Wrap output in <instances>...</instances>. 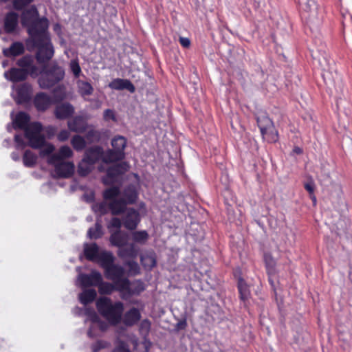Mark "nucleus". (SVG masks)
<instances>
[{"label": "nucleus", "instance_id": "nucleus-1", "mask_svg": "<svg viewBox=\"0 0 352 352\" xmlns=\"http://www.w3.org/2000/svg\"><path fill=\"white\" fill-rule=\"evenodd\" d=\"M104 201L95 203L91 208L94 212L100 214L109 210L112 214L118 215L126 212L122 217L124 227L128 230H135L140 221V212L134 208H126L127 204L135 203L138 199V192L135 186L131 185L121 194L118 188L111 187L103 192Z\"/></svg>", "mask_w": 352, "mask_h": 352}, {"label": "nucleus", "instance_id": "nucleus-2", "mask_svg": "<svg viewBox=\"0 0 352 352\" xmlns=\"http://www.w3.org/2000/svg\"><path fill=\"white\" fill-rule=\"evenodd\" d=\"M43 28L41 33L37 34L34 29L30 30V36L34 45L37 48L36 58L41 63L48 62L54 54V48L50 41L47 30H46V22L43 21Z\"/></svg>", "mask_w": 352, "mask_h": 352}, {"label": "nucleus", "instance_id": "nucleus-3", "mask_svg": "<svg viewBox=\"0 0 352 352\" xmlns=\"http://www.w3.org/2000/svg\"><path fill=\"white\" fill-rule=\"evenodd\" d=\"M44 129L40 122H34L26 130V139L28 142V144L34 148H41L40 151V156L41 157H47V159L55 150V147L50 143H45V138L43 134Z\"/></svg>", "mask_w": 352, "mask_h": 352}, {"label": "nucleus", "instance_id": "nucleus-4", "mask_svg": "<svg viewBox=\"0 0 352 352\" xmlns=\"http://www.w3.org/2000/svg\"><path fill=\"white\" fill-rule=\"evenodd\" d=\"M18 65L21 68H13L4 73L6 79L12 82H18L25 79L28 74H30L33 77L38 75V69L34 63V58L32 56H25L19 59Z\"/></svg>", "mask_w": 352, "mask_h": 352}, {"label": "nucleus", "instance_id": "nucleus-5", "mask_svg": "<svg viewBox=\"0 0 352 352\" xmlns=\"http://www.w3.org/2000/svg\"><path fill=\"white\" fill-rule=\"evenodd\" d=\"M96 307L98 311L111 324H118L124 310V305L121 302L112 304L110 298L102 297L98 299Z\"/></svg>", "mask_w": 352, "mask_h": 352}, {"label": "nucleus", "instance_id": "nucleus-6", "mask_svg": "<svg viewBox=\"0 0 352 352\" xmlns=\"http://www.w3.org/2000/svg\"><path fill=\"white\" fill-rule=\"evenodd\" d=\"M114 257L113 254H104L102 257V265H100L104 270L105 277L112 280L116 285V291L118 289V282L123 280L124 278V269L120 265L114 264Z\"/></svg>", "mask_w": 352, "mask_h": 352}, {"label": "nucleus", "instance_id": "nucleus-7", "mask_svg": "<svg viewBox=\"0 0 352 352\" xmlns=\"http://www.w3.org/2000/svg\"><path fill=\"white\" fill-rule=\"evenodd\" d=\"M38 13L35 7H32L30 9L23 12L21 16V21L24 26L28 28V33L30 30L33 28L37 34L41 33V28H43V21L46 22V30L48 29L49 22L48 20L43 17L38 19Z\"/></svg>", "mask_w": 352, "mask_h": 352}, {"label": "nucleus", "instance_id": "nucleus-8", "mask_svg": "<svg viewBox=\"0 0 352 352\" xmlns=\"http://www.w3.org/2000/svg\"><path fill=\"white\" fill-rule=\"evenodd\" d=\"M146 289L144 283L140 280L130 282L128 278L118 282V291L124 300L129 299L132 296H138Z\"/></svg>", "mask_w": 352, "mask_h": 352}, {"label": "nucleus", "instance_id": "nucleus-9", "mask_svg": "<svg viewBox=\"0 0 352 352\" xmlns=\"http://www.w3.org/2000/svg\"><path fill=\"white\" fill-rule=\"evenodd\" d=\"M112 149L106 151L105 160L113 162L122 160L124 158V148L126 146V139L122 135H116L111 140Z\"/></svg>", "mask_w": 352, "mask_h": 352}, {"label": "nucleus", "instance_id": "nucleus-10", "mask_svg": "<svg viewBox=\"0 0 352 352\" xmlns=\"http://www.w3.org/2000/svg\"><path fill=\"white\" fill-rule=\"evenodd\" d=\"M64 76V69L59 66L54 65L51 69L41 74L38 79V83L42 88H50L63 80Z\"/></svg>", "mask_w": 352, "mask_h": 352}, {"label": "nucleus", "instance_id": "nucleus-11", "mask_svg": "<svg viewBox=\"0 0 352 352\" xmlns=\"http://www.w3.org/2000/svg\"><path fill=\"white\" fill-rule=\"evenodd\" d=\"M85 315L87 316L85 322L89 323L90 327L88 330V336L93 338L98 335L99 332L104 331L107 328V324L100 320L94 310L90 309H85Z\"/></svg>", "mask_w": 352, "mask_h": 352}, {"label": "nucleus", "instance_id": "nucleus-12", "mask_svg": "<svg viewBox=\"0 0 352 352\" xmlns=\"http://www.w3.org/2000/svg\"><path fill=\"white\" fill-rule=\"evenodd\" d=\"M303 10L304 17L307 23H318L320 17L318 14V6L314 0H299Z\"/></svg>", "mask_w": 352, "mask_h": 352}, {"label": "nucleus", "instance_id": "nucleus-13", "mask_svg": "<svg viewBox=\"0 0 352 352\" xmlns=\"http://www.w3.org/2000/svg\"><path fill=\"white\" fill-rule=\"evenodd\" d=\"M128 168L129 166L125 162L109 168L107 169V175L102 179L104 184L109 185L116 182L120 175L126 171Z\"/></svg>", "mask_w": 352, "mask_h": 352}, {"label": "nucleus", "instance_id": "nucleus-14", "mask_svg": "<svg viewBox=\"0 0 352 352\" xmlns=\"http://www.w3.org/2000/svg\"><path fill=\"white\" fill-rule=\"evenodd\" d=\"M101 280L102 274L96 270H93L90 274H80L77 278L76 285L82 287L96 286Z\"/></svg>", "mask_w": 352, "mask_h": 352}, {"label": "nucleus", "instance_id": "nucleus-15", "mask_svg": "<svg viewBox=\"0 0 352 352\" xmlns=\"http://www.w3.org/2000/svg\"><path fill=\"white\" fill-rule=\"evenodd\" d=\"M54 166V173L58 177L67 178L74 172V164L71 162L58 161L54 164H50Z\"/></svg>", "mask_w": 352, "mask_h": 352}, {"label": "nucleus", "instance_id": "nucleus-16", "mask_svg": "<svg viewBox=\"0 0 352 352\" xmlns=\"http://www.w3.org/2000/svg\"><path fill=\"white\" fill-rule=\"evenodd\" d=\"M84 253L86 258L91 261L96 262L102 265V257L104 254H111L110 252L100 251L96 243L85 244L84 247Z\"/></svg>", "mask_w": 352, "mask_h": 352}, {"label": "nucleus", "instance_id": "nucleus-17", "mask_svg": "<svg viewBox=\"0 0 352 352\" xmlns=\"http://www.w3.org/2000/svg\"><path fill=\"white\" fill-rule=\"evenodd\" d=\"M14 91L12 96L18 104L25 103L30 99L31 87L29 85L24 83L19 86H13Z\"/></svg>", "mask_w": 352, "mask_h": 352}, {"label": "nucleus", "instance_id": "nucleus-18", "mask_svg": "<svg viewBox=\"0 0 352 352\" xmlns=\"http://www.w3.org/2000/svg\"><path fill=\"white\" fill-rule=\"evenodd\" d=\"M106 151L100 146H94L86 151L84 157L91 162L94 165L96 162L101 160L104 163H112V161L105 160Z\"/></svg>", "mask_w": 352, "mask_h": 352}, {"label": "nucleus", "instance_id": "nucleus-19", "mask_svg": "<svg viewBox=\"0 0 352 352\" xmlns=\"http://www.w3.org/2000/svg\"><path fill=\"white\" fill-rule=\"evenodd\" d=\"M30 121L29 116L24 112H19L16 114L14 119L12 120V126L8 124L7 129L8 131H11L12 129H23L25 130V136L26 137V130L28 129L34 122L28 124Z\"/></svg>", "mask_w": 352, "mask_h": 352}, {"label": "nucleus", "instance_id": "nucleus-20", "mask_svg": "<svg viewBox=\"0 0 352 352\" xmlns=\"http://www.w3.org/2000/svg\"><path fill=\"white\" fill-rule=\"evenodd\" d=\"M73 155V151L72 148L68 146H61L58 152L50 155L47 162L48 164H54L58 161H64L65 159L72 157Z\"/></svg>", "mask_w": 352, "mask_h": 352}, {"label": "nucleus", "instance_id": "nucleus-21", "mask_svg": "<svg viewBox=\"0 0 352 352\" xmlns=\"http://www.w3.org/2000/svg\"><path fill=\"white\" fill-rule=\"evenodd\" d=\"M53 103L52 99L44 93H39L36 95L34 104L37 110L45 111Z\"/></svg>", "mask_w": 352, "mask_h": 352}, {"label": "nucleus", "instance_id": "nucleus-22", "mask_svg": "<svg viewBox=\"0 0 352 352\" xmlns=\"http://www.w3.org/2000/svg\"><path fill=\"white\" fill-rule=\"evenodd\" d=\"M67 125L72 131L79 133L84 132L88 126L86 120L82 116H76L68 122Z\"/></svg>", "mask_w": 352, "mask_h": 352}, {"label": "nucleus", "instance_id": "nucleus-23", "mask_svg": "<svg viewBox=\"0 0 352 352\" xmlns=\"http://www.w3.org/2000/svg\"><path fill=\"white\" fill-rule=\"evenodd\" d=\"M141 318V314L138 309L133 307L127 311L123 316V322L127 326H132L137 323Z\"/></svg>", "mask_w": 352, "mask_h": 352}, {"label": "nucleus", "instance_id": "nucleus-24", "mask_svg": "<svg viewBox=\"0 0 352 352\" xmlns=\"http://www.w3.org/2000/svg\"><path fill=\"white\" fill-rule=\"evenodd\" d=\"M74 112V107L69 103H63L56 107L55 115L58 119H65Z\"/></svg>", "mask_w": 352, "mask_h": 352}, {"label": "nucleus", "instance_id": "nucleus-25", "mask_svg": "<svg viewBox=\"0 0 352 352\" xmlns=\"http://www.w3.org/2000/svg\"><path fill=\"white\" fill-rule=\"evenodd\" d=\"M109 87L113 89L116 90H122L125 89L131 93L135 91V87L133 84L129 80L124 79H114L109 83Z\"/></svg>", "mask_w": 352, "mask_h": 352}, {"label": "nucleus", "instance_id": "nucleus-26", "mask_svg": "<svg viewBox=\"0 0 352 352\" xmlns=\"http://www.w3.org/2000/svg\"><path fill=\"white\" fill-rule=\"evenodd\" d=\"M140 261L142 266L146 270H151L156 265V256L154 252L148 251L140 256Z\"/></svg>", "mask_w": 352, "mask_h": 352}, {"label": "nucleus", "instance_id": "nucleus-27", "mask_svg": "<svg viewBox=\"0 0 352 352\" xmlns=\"http://www.w3.org/2000/svg\"><path fill=\"white\" fill-rule=\"evenodd\" d=\"M128 236L124 232L120 230H116L111 233L110 236V242L113 245L122 248L127 244Z\"/></svg>", "mask_w": 352, "mask_h": 352}, {"label": "nucleus", "instance_id": "nucleus-28", "mask_svg": "<svg viewBox=\"0 0 352 352\" xmlns=\"http://www.w3.org/2000/svg\"><path fill=\"white\" fill-rule=\"evenodd\" d=\"M18 23V14L11 12L5 18L4 28L6 32H12Z\"/></svg>", "mask_w": 352, "mask_h": 352}, {"label": "nucleus", "instance_id": "nucleus-29", "mask_svg": "<svg viewBox=\"0 0 352 352\" xmlns=\"http://www.w3.org/2000/svg\"><path fill=\"white\" fill-rule=\"evenodd\" d=\"M139 252V249H138L133 243L129 245L128 248H120L118 252V254L121 258L129 257L132 258H135Z\"/></svg>", "mask_w": 352, "mask_h": 352}, {"label": "nucleus", "instance_id": "nucleus-30", "mask_svg": "<svg viewBox=\"0 0 352 352\" xmlns=\"http://www.w3.org/2000/svg\"><path fill=\"white\" fill-rule=\"evenodd\" d=\"M151 323L148 320H143L140 324V333L144 338V344L146 348V351H148V346L151 345V342L146 339L151 330Z\"/></svg>", "mask_w": 352, "mask_h": 352}, {"label": "nucleus", "instance_id": "nucleus-31", "mask_svg": "<svg viewBox=\"0 0 352 352\" xmlns=\"http://www.w3.org/2000/svg\"><path fill=\"white\" fill-rule=\"evenodd\" d=\"M24 46L21 43H14L9 48L3 50V54L6 56H15L23 52Z\"/></svg>", "mask_w": 352, "mask_h": 352}, {"label": "nucleus", "instance_id": "nucleus-32", "mask_svg": "<svg viewBox=\"0 0 352 352\" xmlns=\"http://www.w3.org/2000/svg\"><path fill=\"white\" fill-rule=\"evenodd\" d=\"M94 165L85 157L81 160L78 166V173L81 176L87 175L94 168Z\"/></svg>", "mask_w": 352, "mask_h": 352}, {"label": "nucleus", "instance_id": "nucleus-33", "mask_svg": "<svg viewBox=\"0 0 352 352\" xmlns=\"http://www.w3.org/2000/svg\"><path fill=\"white\" fill-rule=\"evenodd\" d=\"M96 297V292L94 289H85L79 295V300L83 305L92 302Z\"/></svg>", "mask_w": 352, "mask_h": 352}, {"label": "nucleus", "instance_id": "nucleus-34", "mask_svg": "<svg viewBox=\"0 0 352 352\" xmlns=\"http://www.w3.org/2000/svg\"><path fill=\"white\" fill-rule=\"evenodd\" d=\"M77 86L78 88V91L80 95L83 97L90 96L92 94L94 89L90 83L83 80H78Z\"/></svg>", "mask_w": 352, "mask_h": 352}, {"label": "nucleus", "instance_id": "nucleus-35", "mask_svg": "<svg viewBox=\"0 0 352 352\" xmlns=\"http://www.w3.org/2000/svg\"><path fill=\"white\" fill-rule=\"evenodd\" d=\"M257 123L261 133H265L266 130L272 129L273 126L272 120L265 116L258 117Z\"/></svg>", "mask_w": 352, "mask_h": 352}, {"label": "nucleus", "instance_id": "nucleus-36", "mask_svg": "<svg viewBox=\"0 0 352 352\" xmlns=\"http://www.w3.org/2000/svg\"><path fill=\"white\" fill-rule=\"evenodd\" d=\"M96 286H98V291L101 294H110L113 291L116 290V285L114 283H110L104 282L102 281V279L96 285Z\"/></svg>", "mask_w": 352, "mask_h": 352}, {"label": "nucleus", "instance_id": "nucleus-37", "mask_svg": "<svg viewBox=\"0 0 352 352\" xmlns=\"http://www.w3.org/2000/svg\"><path fill=\"white\" fill-rule=\"evenodd\" d=\"M37 156L32 151L28 150L25 152L23 157V162L26 167H32L35 165Z\"/></svg>", "mask_w": 352, "mask_h": 352}, {"label": "nucleus", "instance_id": "nucleus-38", "mask_svg": "<svg viewBox=\"0 0 352 352\" xmlns=\"http://www.w3.org/2000/svg\"><path fill=\"white\" fill-rule=\"evenodd\" d=\"M71 144L74 148L77 151H80L83 150L86 146V142L85 139L78 135H74L72 138L71 140Z\"/></svg>", "mask_w": 352, "mask_h": 352}, {"label": "nucleus", "instance_id": "nucleus-39", "mask_svg": "<svg viewBox=\"0 0 352 352\" xmlns=\"http://www.w3.org/2000/svg\"><path fill=\"white\" fill-rule=\"evenodd\" d=\"M238 288L241 299L243 301L247 300L250 296V290L248 285L242 278L239 279Z\"/></svg>", "mask_w": 352, "mask_h": 352}, {"label": "nucleus", "instance_id": "nucleus-40", "mask_svg": "<svg viewBox=\"0 0 352 352\" xmlns=\"http://www.w3.org/2000/svg\"><path fill=\"white\" fill-rule=\"evenodd\" d=\"M148 234L144 231H136L132 233V239L134 242L144 244L148 239Z\"/></svg>", "mask_w": 352, "mask_h": 352}, {"label": "nucleus", "instance_id": "nucleus-41", "mask_svg": "<svg viewBox=\"0 0 352 352\" xmlns=\"http://www.w3.org/2000/svg\"><path fill=\"white\" fill-rule=\"evenodd\" d=\"M124 265L128 267V274L129 276H135L140 273V267L137 262L130 261L126 262Z\"/></svg>", "mask_w": 352, "mask_h": 352}, {"label": "nucleus", "instance_id": "nucleus-42", "mask_svg": "<svg viewBox=\"0 0 352 352\" xmlns=\"http://www.w3.org/2000/svg\"><path fill=\"white\" fill-rule=\"evenodd\" d=\"M265 133H261L264 140L269 142H275L278 140V133L274 126L272 129L266 130Z\"/></svg>", "mask_w": 352, "mask_h": 352}, {"label": "nucleus", "instance_id": "nucleus-43", "mask_svg": "<svg viewBox=\"0 0 352 352\" xmlns=\"http://www.w3.org/2000/svg\"><path fill=\"white\" fill-rule=\"evenodd\" d=\"M88 236L90 239H98L102 235V227L96 223L94 228H91L88 230Z\"/></svg>", "mask_w": 352, "mask_h": 352}, {"label": "nucleus", "instance_id": "nucleus-44", "mask_svg": "<svg viewBox=\"0 0 352 352\" xmlns=\"http://www.w3.org/2000/svg\"><path fill=\"white\" fill-rule=\"evenodd\" d=\"M318 178L323 185H327L331 182L329 171L328 170H322L318 174Z\"/></svg>", "mask_w": 352, "mask_h": 352}, {"label": "nucleus", "instance_id": "nucleus-45", "mask_svg": "<svg viewBox=\"0 0 352 352\" xmlns=\"http://www.w3.org/2000/svg\"><path fill=\"white\" fill-rule=\"evenodd\" d=\"M70 69L76 78L79 77L80 74H81V68L79 65L78 61L76 59L71 60Z\"/></svg>", "mask_w": 352, "mask_h": 352}, {"label": "nucleus", "instance_id": "nucleus-46", "mask_svg": "<svg viewBox=\"0 0 352 352\" xmlns=\"http://www.w3.org/2000/svg\"><path fill=\"white\" fill-rule=\"evenodd\" d=\"M122 226V222L120 219L117 217L112 218L111 221L108 225V228L109 231L112 233L113 232V229L115 228L116 230H120V228Z\"/></svg>", "mask_w": 352, "mask_h": 352}, {"label": "nucleus", "instance_id": "nucleus-47", "mask_svg": "<svg viewBox=\"0 0 352 352\" xmlns=\"http://www.w3.org/2000/svg\"><path fill=\"white\" fill-rule=\"evenodd\" d=\"M87 139L89 142H97L100 139V133L93 129H90L87 133Z\"/></svg>", "mask_w": 352, "mask_h": 352}, {"label": "nucleus", "instance_id": "nucleus-48", "mask_svg": "<svg viewBox=\"0 0 352 352\" xmlns=\"http://www.w3.org/2000/svg\"><path fill=\"white\" fill-rule=\"evenodd\" d=\"M34 0H14L13 1V7L16 10H22L26 6L32 3Z\"/></svg>", "mask_w": 352, "mask_h": 352}, {"label": "nucleus", "instance_id": "nucleus-49", "mask_svg": "<svg viewBox=\"0 0 352 352\" xmlns=\"http://www.w3.org/2000/svg\"><path fill=\"white\" fill-rule=\"evenodd\" d=\"M109 344L104 340H98L92 346L94 352H97L101 349L106 348L109 346Z\"/></svg>", "mask_w": 352, "mask_h": 352}, {"label": "nucleus", "instance_id": "nucleus-50", "mask_svg": "<svg viewBox=\"0 0 352 352\" xmlns=\"http://www.w3.org/2000/svg\"><path fill=\"white\" fill-rule=\"evenodd\" d=\"M14 140L16 142V148L17 149H23L27 145L24 142L23 137L20 135H15Z\"/></svg>", "mask_w": 352, "mask_h": 352}, {"label": "nucleus", "instance_id": "nucleus-51", "mask_svg": "<svg viewBox=\"0 0 352 352\" xmlns=\"http://www.w3.org/2000/svg\"><path fill=\"white\" fill-rule=\"evenodd\" d=\"M113 352H130V351L124 342H118Z\"/></svg>", "mask_w": 352, "mask_h": 352}, {"label": "nucleus", "instance_id": "nucleus-52", "mask_svg": "<svg viewBox=\"0 0 352 352\" xmlns=\"http://www.w3.org/2000/svg\"><path fill=\"white\" fill-rule=\"evenodd\" d=\"M103 116H104V119L106 121H109V120L116 121V120L114 111L111 109H106L104 112Z\"/></svg>", "mask_w": 352, "mask_h": 352}, {"label": "nucleus", "instance_id": "nucleus-53", "mask_svg": "<svg viewBox=\"0 0 352 352\" xmlns=\"http://www.w3.org/2000/svg\"><path fill=\"white\" fill-rule=\"evenodd\" d=\"M305 188L309 192L310 195H312L315 190L314 182L312 180L307 182L305 184Z\"/></svg>", "mask_w": 352, "mask_h": 352}, {"label": "nucleus", "instance_id": "nucleus-54", "mask_svg": "<svg viewBox=\"0 0 352 352\" xmlns=\"http://www.w3.org/2000/svg\"><path fill=\"white\" fill-rule=\"evenodd\" d=\"M69 135L70 134L68 131L63 130L58 134L57 138L59 141L64 142L69 138Z\"/></svg>", "mask_w": 352, "mask_h": 352}, {"label": "nucleus", "instance_id": "nucleus-55", "mask_svg": "<svg viewBox=\"0 0 352 352\" xmlns=\"http://www.w3.org/2000/svg\"><path fill=\"white\" fill-rule=\"evenodd\" d=\"M265 261L267 267H272L275 265V261L269 255L265 256Z\"/></svg>", "mask_w": 352, "mask_h": 352}, {"label": "nucleus", "instance_id": "nucleus-56", "mask_svg": "<svg viewBox=\"0 0 352 352\" xmlns=\"http://www.w3.org/2000/svg\"><path fill=\"white\" fill-rule=\"evenodd\" d=\"M179 42L181 45L184 47H188L190 46V41L188 38L181 37L179 38Z\"/></svg>", "mask_w": 352, "mask_h": 352}, {"label": "nucleus", "instance_id": "nucleus-57", "mask_svg": "<svg viewBox=\"0 0 352 352\" xmlns=\"http://www.w3.org/2000/svg\"><path fill=\"white\" fill-rule=\"evenodd\" d=\"M54 128L52 126H48L45 129V132L47 133L48 138L52 136L54 133Z\"/></svg>", "mask_w": 352, "mask_h": 352}, {"label": "nucleus", "instance_id": "nucleus-58", "mask_svg": "<svg viewBox=\"0 0 352 352\" xmlns=\"http://www.w3.org/2000/svg\"><path fill=\"white\" fill-rule=\"evenodd\" d=\"M11 157L12 159L14 160V161H19L20 160V157H19V155L17 154L15 152H13L12 154H11Z\"/></svg>", "mask_w": 352, "mask_h": 352}, {"label": "nucleus", "instance_id": "nucleus-59", "mask_svg": "<svg viewBox=\"0 0 352 352\" xmlns=\"http://www.w3.org/2000/svg\"><path fill=\"white\" fill-rule=\"evenodd\" d=\"M54 30L57 33L59 34L60 32V26L59 24L56 23L54 25Z\"/></svg>", "mask_w": 352, "mask_h": 352}, {"label": "nucleus", "instance_id": "nucleus-60", "mask_svg": "<svg viewBox=\"0 0 352 352\" xmlns=\"http://www.w3.org/2000/svg\"><path fill=\"white\" fill-rule=\"evenodd\" d=\"M293 151L295 153L300 154L302 153V149L300 147H295Z\"/></svg>", "mask_w": 352, "mask_h": 352}, {"label": "nucleus", "instance_id": "nucleus-61", "mask_svg": "<svg viewBox=\"0 0 352 352\" xmlns=\"http://www.w3.org/2000/svg\"><path fill=\"white\" fill-rule=\"evenodd\" d=\"M140 212H144V204L143 203L140 205Z\"/></svg>", "mask_w": 352, "mask_h": 352}, {"label": "nucleus", "instance_id": "nucleus-62", "mask_svg": "<svg viewBox=\"0 0 352 352\" xmlns=\"http://www.w3.org/2000/svg\"><path fill=\"white\" fill-rule=\"evenodd\" d=\"M310 197H311V199H312V201H313L314 204H316V196L314 195V194L313 193V195H310Z\"/></svg>", "mask_w": 352, "mask_h": 352}, {"label": "nucleus", "instance_id": "nucleus-63", "mask_svg": "<svg viewBox=\"0 0 352 352\" xmlns=\"http://www.w3.org/2000/svg\"><path fill=\"white\" fill-rule=\"evenodd\" d=\"M310 197H311V199H312V201H313L314 204H316V196L314 195V194L313 193V195H310Z\"/></svg>", "mask_w": 352, "mask_h": 352}, {"label": "nucleus", "instance_id": "nucleus-64", "mask_svg": "<svg viewBox=\"0 0 352 352\" xmlns=\"http://www.w3.org/2000/svg\"><path fill=\"white\" fill-rule=\"evenodd\" d=\"M93 199V195H91L89 197L87 198V201H91Z\"/></svg>", "mask_w": 352, "mask_h": 352}]
</instances>
